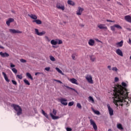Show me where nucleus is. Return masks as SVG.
I'll list each match as a JSON object with an SVG mask.
<instances>
[{"mask_svg":"<svg viewBox=\"0 0 131 131\" xmlns=\"http://www.w3.org/2000/svg\"><path fill=\"white\" fill-rule=\"evenodd\" d=\"M121 85H116L114 89V100L113 103L116 106H123L122 103L126 102L125 99H128V91L126 87V83L122 82Z\"/></svg>","mask_w":131,"mask_h":131,"instance_id":"1","label":"nucleus"},{"mask_svg":"<svg viewBox=\"0 0 131 131\" xmlns=\"http://www.w3.org/2000/svg\"><path fill=\"white\" fill-rule=\"evenodd\" d=\"M11 107H12L14 110L17 112V115L19 116L22 114V108H21V106L15 104H13L11 105Z\"/></svg>","mask_w":131,"mask_h":131,"instance_id":"2","label":"nucleus"},{"mask_svg":"<svg viewBox=\"0 0 131 131\" xmlns=\"http://www.w3.org/2000/svg\"><path fill=\"white\" fill-rule=\"evenodd\" d=\"M85 79L88 81L89 83H94V81H93V77L91 75H86L85 76Z\"/></svg>","mask_w":131,"mask_h":131,"instance_id":"3","label":"nucleus"},{"mask_svg":"<svg viewBox=\"0 0 131 131\" xmlns=\"http://www.w3.org/2000/svg\"><path fill=\"white\" fill-rule=\"evenodd\" d=\"M35 34H37V35H38L39 36H42V35H45V34H46V31H43L41 32H39L38 31V29H35Z\"/></svg>","mask_w":131,"mask_h":131,"instance_id":"4","label":"nucleus"},{"mask_svg":"<svg viewBox=\"0 0 131 131\" xmlns=\"http://www.w3.org/2000/svg\"><path fill=\"white\" fill-rule=\"evenodd\" d=\"M90 124L93 126L94 129L97 130V129H98V126H97V124H96L95 121L91 119L90 120Z\"/></svg>","mask_w":131,"mask_h":131,"instance_id":"5","label":"nucleus"},{"mask_svg":"<svg viewBox=\"0 0 131 131\" xmlns=\"http://www.w3.org/2000/svg\"><path fill=\"white\" fill-rule=\"evenodd\" d=\"M107 107L110 116H113V115H114V111H113V109L110 107V105L107 104Z\"/></svg>","mask_w":131,"mask_h":131,"instance_id":"6","label":"nucleus"},{"mask_svg":"<svg viewBox=\"0 0 131 131\" xmlns=\"http://www.w3.org/2000/svg\"><path fill=\"white\" fill-rule=\"evenodd\" d=\"M56 8L59 10H62V11H64V10H65L64 5H62V4H61L60 3H57Z\"/></svg>","mask_w":131,"mask_h":131,"instance_id":"7","label":"nucleus"},{"mask_svg":"<svg viewBox=\"0 0 131 131\" xmlns=\"http://www.w3.org/2000/svg\"><path fill=\"white\" fill-rule=\"evenodd\" d=\"M84 11V9L83 8H82L81 7H78V10L76 11V14L78 16H80L82 14V12Z\"/></svg>","mask_w":131,"mask_h":131,"instance_id":"8","label":"nucleus"},{"mask_svg":"<svg viewBox=\"0 0 131 131\" xmlns=\"http://www.w3.org/2000/svg\"><path fill=\"white\" fill-rule=\"evenodd\" d=\"M60 102L62 105H64V106H67L68 105V103L67 102V100L65 98H61L60 99Z\"/></svg>","mask_w":131,"mask_h":131,"instance_id":"9","label":"nucleus"},{"mask_svg":"<svg viewBox=\"0 0 131 131\" xmlns=\"http://www.w3.org/2000/svg\"><path fill=\"white\" fill-rule=\"evenodd\" d=\"M9 31L11 33H13V34L22 33V31H19V30H15V29H10Z\"/></svg>","mask_w":131,"mask_h":131,"instance_id":"10","label":"nucleus"},{"mask_svg":"<svg viewBox=\"0 0 131 131\" xmlns=\"http://www.w3.org/2000/svg\"><path fill=\"white\" fill-rule=\"evenodd\" d=\"M68 80H69V81H70V82H71L72 83L78 85V83H77V80H76L75 78H68Z\"/></svg>","mask_w":131,"mask_h":131,"instance_id":"11","label":"nucleus"},{"mask_svg":"<svg viewBox=\"0 0 131 131\" xmlns=\"http://www.w3.org/2000/svg\"><path fill=\"white\" fill-rule=\"evenodd\" d=\"M98 27L99 28V29H108V28L107 26H106V25L105 24H100L99 25H98Z\"/></svg>","mask_w":131,"mask_h":131,"instance_id":"12","label":"nucleus"},{"mask_svg":"<svg viewBox=\"0 0 131 131\" xmlns=\"http://www.w3.org/2000/svg\"><path fill=\"white\" fill-rule=\"evenodd\" d=\"M95 40L93 39H89L88 41V45L90 46V47H94L95 46Z\"/></svg>","mask_w":131,"mask_h":131,"instance_id":"13","label":"nucleus"},{"mask_svg":"<svg viewBox=\"0 0 131 131\" xmlns=\"http://www.w3.org/2000/svg\"><path fill=\"white\" fill-rule=\"evenodd\" d=\"M116 53L119 56H121V57H123V53H122V51L120 49H117L116 50Z\"/></svg>","mask_w":131,"mask_h":131,"instance_id":"14","label":"nucleus"},{"mask_svg":"<svg viewBox=\"0 0 131 131\" xmlns=\"http://www.w3.org/2000/svg\"><path fill=\"white\" fill-rule=\"evenodd\" d=\"M123 46V40H121L120 42H118L116 43L117 48H121Z\"/></svg>","mask_w":131,"mask_h":131,"instance_id":"15","label":"nucleus"},{"mask_svg":"<svg viewBox=\"0 0 131 131\" xmlns=\"http://www.w3.org/2000/svg\"><path fill=\"white\" fill-rule=\"evenodd\" d=\"M0 55L1 57H3V58H5V57H9V56H10L7 52L3 53V52H0Z\"/></svg>","mask_w":131,"mask_h":131,"instance_id":"16","label":"nucleus"},{"mask_svg":"<svg viewBox=\"0 0 131 131\" xmlns=\"http://www.w3.org/2000/svg\"><path fill=\"white\" fill-rule=\"evenodd\" d=\"M2 74L5 79V80L7 82H9L10 80H9V78H8V76H7V74H6V73L5 72H2Z\"/></svg>","mask_w":131,"mask_h":131,"instance_id":"17","label":"nucleus"},{"mask_svg":"<svg viewBox=\"0 0 131 131\" xmlns=\"http://www.w3.org/2000/svg\"><path fill=\"white\" fill-rule=\"evenodd\" d=\"M12 22H14V18H9V19L6 21V24L8 26H10V24L12 23Z\"/></svg>","mask_w":131,"mask_h":131,"instance_id":"18","label":"nucleus"},{"mask_svg":"<svg viewBox=\"0 0 131 131\" xmlns=\"http://www.w3.org/2000/svg\"><path fill=\"white\" fill-rule=\"evenodd\" d=\"M29 17H30L31 19H33V20H36L37 19V16L34 14H28Z\"/></svg>","mask_w":131,"mask_h":131,"instance_id":"19","label":"nucleus"},{"mask_svg":"<svg viewBox=\"0 0 131 131\" xmlns=\"http://www.w3.org/2000/svg\"><path fill=\"white\" fill-rule=\"evenodd\" d=\"M33 23H36L38 25H40L42 22L41 20L39 19H36L32 21Z\"/></svg>","mask_w":131,"mask_h":131,"instance_id":"20","label":"nucleus"},{"mask_svg":"<svg viewBox=\"0 0 131 131\" xmlns=\"http://www.w3.org/2000/svg\"><path fill=\"white\" fill-rule=\"evenodd\" d=\"M125 19L126 21H127V22H130L131 23V16L129 15H127L125 16Z\"/></svg>","mask_w":131,"mask_h":131,"instance_id":"21","label":"nucleus"},{"mask_svg":"<svg viewBox=\"0 0 131 131\" xmlns=\"http://www.w3.org/2000/svg\"><path fill=\"white\" fill-rule=\"evenodd\" d=\"M68 5H70V6H75V3L74 2L71 1V0H69L68 1Z\"/></svg>","mask_w":131,"mask_h":131,"instance_id":"22","label":"nucleus"},{"mask_svg":"<svg viewBox=\"0 0 131 131\" xmlns=\"http://www.w3.org/2000/svg\"><path fill=\"white\" fill-rule=\"evenodd\" d=\"M51 45H53V46H56V45H57L58 43V41H57V39L56 40H52L51 41Z\"/></svg>","mask_w":131,"mask_h":131,"instance_id":"23","label":"nucleus"},{"mask_svg":"<svg viewBox=\"0 0 131 131\" xmlns=\"http://www.w3.org/2000/svg\"><path fill=\"white\" fill-rule=\"evenodd\" d=\"M50 116H51L52 119L55 120V119H59V117L54 116L52 113H50Z\"/></svg>","mask_w":131,"mask_h":131,"instance_id":"24","label":"nucleus"},{"mask_svg":"<svg viewBox=\"0 0 131 131\" xmlns=\"http://www.w3.org/2000/svg\"><path fill=\"white\" fill-rule=\"evenodd\" d=\"M41 111H42V114H43V115H44V116H45L46 118L49 119V115H48V114L46 113V112H45V111H43V110H42Z\"/></svg>","mask_w":131,"mask_h":131,"instance_id":"25","label":"nucleus"},{"mask_svg":"<svg viewBox=\"0 0 131 131\" xmlns=\"http://www.w3.org/2000/svg\"><path fill=\"white\" fill-rule=\"evenodd\" d=\"M26 75L28 77V78L31 79V80H33V78L32 77V76H31V74H30V73H27Z\"/></svg>","mask_w":131,"mask_h":131,"instance_id":"26","label":"nucleus"},{"mask_svg":"<svg viewBox=\"0 0 131 131\" xmlns=\"http://www.w3.org/2000/svg\"><path fill=\"white\" fill-rule=\"evenodd\" d=\"M92 111L94 112V113L95 114H97V115H100V113L99 111L95 110V109H94V108H93V107L92 108Z\"/></svg>","mask_w":131,"mask_h":131,"instance_id":"27","label":"nucleus"},{"mask_svg":"<svg viewBox=\"0 0 131 131\" xmlns=\"http://www.w3.org/2000/svg\"><path fill=\"white\" fill-rule=\"evenodd\" d=\"M76 57H77V53H74L72 55L73 60H76Z\"/></svg>","mask_w":131,"mask_h":131,"instance_id":"28","label":"nucleus"},{"mask_svg":"<svg viewBox=\"0 0 131 131\" xmlns=\"http://www.w3.org/2000/svg\"><path fill=\"white\" fill-rule=\"evenodd\" d=\"M55 69L58 73H60V74H62V75H64V74L61 71V70H60V69H59L58 68H56Z\"/></svg>","mask_w":131,"mask_h":131,"instance_id":"29","label":"nucleus"},{"mask_svg":"<svg viewBox=\"0 0 131 131\" xmlns=\"http://www.w3.org/2000/svg\"><path fill=\"white\" fill-rule=\"evenodd\" d=\"M24 82L27 85H30V83L29 81H28V80H26V79H24Z\"/></svg>","mask_w":131,"mask_h":131,"instance_id":"30","label":"nucleus"},{"mask_svg":"<svg viewBox=\"0 0 131 131\" xmlns=\"http://www.w3.org/2000/svg\"><path fill=\"white\" fill-rule=\"evenodd\" d=\"M117 127L119 128V129H123V127H122V125H121V124H118L117 125Z\"/></svg>","mask_w":131,"mask_h":131,"instance_id":"31","label":"nucleus"},{"mask_svg":"<svg viewBox=\"0 0 131 131\" xmlns=\"http://www.w3.org/2000/svg\"><path fill=\"white\" fill-rule=\"evenodd\" d=\"M90 59L91 60L92 62H95L96 61V57L94 56H91L90 57Z\"/></svg>","mask_w":131,"mask_h":131,"instance_id":"32","label":"nucleus"},{"mask_svg":"<svg viewBox=\"0 0 131 131\" xmlns=\"http://www.w3.org/2000/svg\"><path fill=\"white\" fill-rule=\"evenodd\" d=\"M115 27L118 29H122V27H121V26H120L119 25L116 24L115 25Z\"/></svg>","mask_w":131,"mask_h":131,"instance_id":"33","label":"nucleus"},{"mask_svg":"<svg viewBox=\"0 0 131 131\" xmlns=\"http://www.w3.org/2000/svg\"><path fill=\"white\" fill-rule=\"evenodd\" d=\"M56 40H57V43L58 45H62V43H63V41H62V40H60L59 39H56Z\"/></svg>","mask_w":131,"mask_h":131,"instance_id":"34","label":"nucleus"},{"mask_svg":"<svg viewBox=\"0 0 131 131\" xmlns=\"http://www.w3.org/2000/svg\"><path fill=\"white\" fill-rule=\"evenodd\" d=\"M89 101H91L92 103H94L95 102V100H94V98L92 96H89Z\"/></svg>","mask_w":131,"mask_h":131,"instance_id":"35","label":"nucleus"},{"mask_svg":"<svg viewBox=\"0 0 131 131\" xmlns=\"http://www.w3.org/2000/svg\"><path fill=\"white\" fill-rule=\"evenodd\" d=\"M50 59L51 61H53V62L56 61V58H55V57H54V56H50Z\"/></svg>","mask_w":131,"mask_h":131,"instance_id":"36","label":"nucleus"},{"mask_svg":"<svg viewBox=\"0 0 131 131\" xmlns=\"http://www.w3.org/2000/svg\"><path fill=\"white\" fill-rule=\"evenodd\" d=\"M12 71L13 72V73H15V74L18 72V71L16 68H12L11 69Z\"/></svg>","mask_w":131,"mask_h":131,"instance_id":"37","label":"nucleus"},{"mask_svg":"<svg viewBox=\"0 0 131 131\" xmlns=\"http://www.w3.org/2000/svg\"><path fill=\"white\" fill-rule=\"evenodd\" d=\"M45 38L46 41H48L49 42L51 41V39H50V38H49V37H48L47 36H45Z\"/></svg>","mask_w":131,"mask_h":131,"instance_id":"38","label":"nucleus"},{"mask_svg":"<svg viewBox=\"0 0 131 131\" xmlns=\"http://www.w3.org/2000/svg\"><path fill=\"white\" fill-rule=\"evenodd\" d=\"M115 25H114V26H111V30L112 31H115Z\"/></svg>","mask_w":131,"mask_h":131,"instance_id":"39","label":"nucleus"},{"mask_svg":"<svg viewBox=\"0 0 131 131\" xmlns=\"http://www.w3.org/2000/svg\"><path fill=\"white\" fill-rule=\"evenodd\" d=\"M16 77H17V78H18L19 79H22V78H23V76H22V75H17Z\"/></svg>","mask_w":131,"mask_h":131,"instance_id":"40","label":"nucleus"},{"mask_svg":"<svg viewBox=\"0 0 131 131\" xmlns=\"http://www.w3.org/2000/svg\"><path fill=\"white\" fill-rule=\"evenodd\" d=\"M112 70H113V71L117 72L118 71V69H117V68H116V67H115L112 68Z\"/></svg>","mask_w":131,"mask_h":131,"instance_id":"41","label":"nucleus"},{"mask_svg":"<svg viewBox=\"0 0 131 131\" xmlns=\"http://www.w3.org/2000/svg\"><path fill=\"white\" fill-rule=\"evenodd\" d=\"M69 106H73V105H74V102L72 101V102H70L68 104Z\"/></svg>","mask_w":131,"mask_h":131,"instance_id":"42","label":"nucleus"},{"mask_svg":"<svg viewBox=\"0 0 131 131\" xmlns=\"http://www.w3.org/2000/svg\"><path fill=\"white\" fill-rule=\"evenodd\" d=\"M20 61L21 63H26V62H27V61H26V60L24 59H20Z\"/></svg>","mask_w":131,"mask_h":131,"instance_id":"43","label":"nucleus"},{"mask_svg":"<svg viewBox=\"0 0 131 131\" xmlns=\"http://www.w3.org/2000/svg\"><path fill=\"white\" fill-rule=\"evenodd\" d=\"M77 107H78V108L79 109H81V104H80L79 103H77Z\"/></svg>","mask_w":131,"mask_h":131,"instance_id":"44","label":"nucleus"},{"mask_svg":"<svg viewBox=\"0 0 131 131\" xmlns=\"http://www.w3.org/2000/svg\"><path fill=\"white\" fill-rule=\"evenodd\" d=\"M11 82H12L13 84H14V85H17V82L14 80H12Z\"/></svg>","mask_w":131,"mask_h":131,"instance_id":"45","label":"nucleus"},{"mask_svg":"<svg viewBox=\"0 0 131 131\" xmlns=\"http://www.w3.org/2000/svg\"><path fill=\"white\" fill-rule=\"evenodd\" d=\"M53 113L54 115H56V114H57V111L56 110H55V109H53Z\"/></svg>","mask_w":131,"mask_h":131,"instance_id":"46","label":"nucleus"},{"mask_svg":"<svg viewBox=\"0 0 131 131\" xmlns=\"http://www.w3.org/2000/svg\"><path fill=\"white\" fill-rule=\"evenodd\" d=\"M50 69H51V68L47 67V68H45V70H46V71H50Z\"/></svg>","mask_w":131,"mask_h":131,"instance_id":"47","label":"nucleus"},{"mask_svg":"<svg viewBox=\"0 0 131 131\" xmlns=\"http://www.w3.org/2000/svg\"><path fill=\"white\" fill-rule=\"evenodd\" d=\"M54 81H57V82H59V83H61V84L63 83V82H62V81H61L59 80L54 79Z\"/></svg>","mask_w":131,"mask_h":131,"instance_id":"48","label":"nucleus"},{"mask_svg":"<svg viewBox=\"0 0 131 131\" xmlns=\"http://www.w3.org/2000/svg\"><path fill=\"white\" fill-rule=\"evenodd\" d=\"M15 67V64H13L12 63H10V67H11V68H14V67Z\"/></svg>","mask_w":131,"mask_h":131,"instance_id":"49","label":"nucleus"},{"mask_svg":"<svg viewBox=\"0 0 131 131\" xmlns=\"http://www.w3.org/2000/svg\"><path fill=\"white\" fill-rule=\"evenodd\" d=\"M118 80H119V78H118V77H115V82H117V81H118Z\"/></svg>","mask_w":131,"mask_h":131,"instance_id":"50","label":"nucleus"},{"mask_svg":"<svg viewBox=\"0 0 131 131\" xmlns=\"http://www.w3.org/2000/svg\"><path fill=\"white\" fill-rule=\"evenodd\" d=\"M95 40H96V41H97V42H101V43L103 42L101 41H100V40H99V39H98V38H96Z\"/></svg>","mask_w":131,"mask_h":131,"instance_id":"51","label":"nucleus"},{"mask_svg":"<svg viewBox=\"0 0 131 131\" xmlns=\"http://www.w3.org/2000/svg\"><path fill=\"white\" fill-rule=\"evenodd\" d=\"M67 131H72V129L71 128L67 127L66 128Z\"/></svg>","mask_w":131,"mask_h":131,"instance_id":"52","label":"nucleus"},{"mask_svg":"<svg viewBox=\"0 0 131 131\" xmlns=\"http://www.w3.org/2000/svg\"><path fill=\"white\" fill-rule=\"evenodd\" d=\"M70 90H71L72 91H74V92H75L76 93H77V91H76V90H75V89L73 88H70Z\"/></svg>","mask_w":131,"mask_h":131,"instance_id":"53","label":"nucleus"},{"mask_svg":"<svg viewBox=\"0 0 131 131\" xmlns=\"http://www.w3.org/2000/svg\"><path fill=\"white\" fill-rule=\"evenodd\" d=\"M107 22H111V23H113L115 22L114 21H112L110 19H106Z\"/></svg>","mask_w":131,"mask_h":131,"instance_id":"54","label":"nucleus"},{"mask_svg":"<svg viewBox=\"0 0 131 131\" xmlns=\"http://www.w3.org/2000/svg\"><path fill=\"white\" fill-rule=\"evenodd\" d=\"M107 68H108V69H109L110 70H111V66H107Z\"/></svg>","mask_w":131,"mask_h":131,"instance_id":"55","label":"nucleus"},{"mask_svg":"<svg viewBox=\"0 0 131 131\" xmlns=\"http://www.w3.org/2000/svg\"><path fill=\"white\" fill-rule=\"evenodd\" d=\"M128 43H129V45H131V40H130V39H129Z\"/></svg>","mask_w":131,"mask_h":131,"instance_id":"56","label":"nucleus"},{"mask_svg":"<svg viewBox=\"0 0 131 131\" xmlns=\"http://www.w3.org/2000/svg\"><path fill=\"white\" fill-rule=\"evenodd\" d=\"M37 74H40V73H35V75H37Z\"/></svg>","mask_w":131,"mask_h":131,"instance_id":"57","label":"nucleus"},{"mask_svg":"<svg viewBox=\"0 0 131 131\" xmlns=\"http://www.w3.org/2000/svg\"><path fill=\"white\" fill-rule=\"evenodd\" d=\"M66 87L67 88V89H69V90L70 89V87H69V86H66Z\"/></svg>","mask_w":131,"mask_h":131,"instance_id":"58","label":"nucleus"},{"mask_svg":"<svg viewBox=\"0 0 131 131\" xmlns=\"http://www.w3.org/2000/svg\"><path fill=\"white\" fill-rule=\"evenodd\" d=\"M0 49H4V47L0 46Z\"/></svg>","mask_w":131,"mask_h":131,"instance_id":"59","label":"nucleus"},{"mask_svg":"<svg viewBox=\"0 0 131 131\" xmlns=\"http://www.w3.org/2000/svg\"><path fill=\"white\" fill-rule=\"evenodd\" d=\"M80 26H81V27H84V25H81Z\"/></svg>","mask_w":131,"mask_h":131,"instance_id":"60","label":"nucleus"},{"mask_svg":"<svg viewBox=\"0 0 131 131\" xmlns=\"http://www.w3.org/2000/svg\"><path fill=\"white\" fill-rule=\"evenodd\" d=\"M108 131H112V130H111V129H109Z\"/></svg>","mask_w":131,"mask_h":131,"instance_id":"61","label":"nucleus"},{"mask_svg":"<svg viewBox=\"0 0 131 131\" xmlns=\"http://www.w3.org/2000/svg\"><path fill=\"white\" fill-rule=\"evenodd\" d=\"M107 1H108V2H110L111 0H107Z\"/></svg>","mask_w":131,"mask_h":131,"instance_id":"62","label":"nucleus"},{"mask_svg":"<svg viewBox=\"0 0 131 131\" xmlns=\"http://www.w3.org/2000/svg\"><path fill=\"white\" fill-rule=\"evenodd\" d=\"M1 65H0V68H1Z\"/></svg>","mask_w":131,"mask_h":131,"instance_id":"63","label":"nucleus"}]
</instances>
